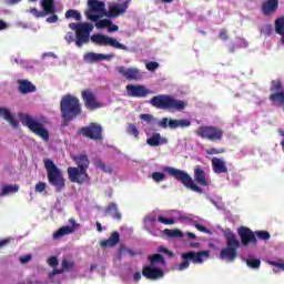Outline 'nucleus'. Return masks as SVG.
I'll use <instances>...</instances> for the list:
<instances>
[{
	"instance_id": "obj_1",
	"label": "nucleus",
	"mask_w": 284,
	"mask_h": 284,
	"mask_svg": "<svg viewBox=\"0 0 284 284\" xmlns=\"http://www.w3.org/2000/svg\"><path fill=\"white\" fill-rule=\"evenodd\" d=\"M71 159L78 166H69L67 169L69 181H71V183H78V185L89 183L90 175L88 174V170L90 168V158H88V154L81 153L72 155Z\"/></svg>"
},
{
	"instance_id": "obj_2",
	"label": "nucleus",
	"mask_w": 284,
	"mask_h": 284,
	"mask_svg": "<svg viewBox=\"0 0 284 284\" xmlns=\"http://www.w3.org/2000/svg\"><path fill=\"white\" fill-rule=\"evenodd\" d=\"M60 112L62 116V125H68L71 121H74L77 116H81V102L79 98L72 94H65L60 101Z\"/></svg>"
},
{
	"instance_id": "obj_3",
	"label": "nucleus",
	"mask_w": 284,
	"mask_h": 284,
	"mask_svg": "<svg viewBox=\"0 0 284 284\" xmlns=\"http://www.w3.org/2000/svg\"><path fill=\"white\" fill-rule=\"evenodd\" d=\"M149 103L153 108H156V110H176L178 112H181V110H185V108H187V102L176 100L169 94L154 95Z\"/></svg>"
},
{
	"instance_id": "obj_4",
	"label": "nucleus",
	"mask_w": 284,
	"mask_h": 284,
	"mask_svg": "<svg viewBox=\"0 0 284 284\" xmlns=\"http://www.w3.org/2000/svg\"><path fill=\"white\" fill-rule=\"evenodd\" d=\"M44 168L49 184L54 187L55 192H63L65 190V178L61 169L51 159L44 160Z\"/></svg>"
},
{
	"instance_id": "obj_5",
	"label": "nucleus",
	"mask_w": 284,
	"mask_h": 284,
	"mask_svg": "<svg viewBox=\"0 0 284 284\" xmlns=\"http://www.w3.org/2000/svg\"><path fill=\"white\" fill-rule=\"evenodd\" d=\"M224 239L226 241V248L220 252V258H226L230 263L236 260L239 256V247H241V242H239V237L236 234L232 232V230L226 229L223 231Z\"/></svg>"
},
{
	"instance_id": "obj_6",
	"label": "nucleus",
	"mask_w": 284,
	"mask_h": 284,
	"mask_svg": "<svg viewBox=\"0 0 284 284\" xmlns=\"http://www.w3.org/2000/svg\"><path fill=\"white\" fill-rule=\"evenodd\" d=\"M19 119L26 128L30 130L33 134H37V136H40V139L44 141H50V132L43 123L34 120V118L28 113H19Z\"/></svg>"
},
{
	"instance_id": "obj_7",
	"label": "nucleus",
	"mask_w": 284,
	"mask_h": 284,
	"mask_svg": "<svg viewBox=\"0 0 284 284\" xmlns=\"http://www.w3.org/2000/svg\"><path fill=\"white\" fill-rule=\"evenodd\" d=\"M163 171L168 172L169 175L173 176V179H175L176 181H180V183H182V185H184V187H186L187 190H192V192H197V194H203V189L194 183V180L190 174H187V172L174 169L172 166H165Z\"/></svg>"
},
{
	"instance_id": "obj_8",
	"label": "nucleus",
	"mask_w": 284,
	"mask_h": 284,
	"mask_svg": "<svg viewBox=\"0 0 284 284\" xmlns=\"http://www.w3.org/2000/svg\"><path fill=\"white\" fill-rule=\"evenodd\" d=\"M70 30L75 31V45L83 48L85 43H90V32L94 30V26L90 23H69Z\"/></svg>"
},
{
	"instance_id": "obj_9",
	"label": "nucleus",
	"mask_w": 284,
	"mask_h": 284,
	"mask_svg": "<svg viewBox=\"0 0 284 284\" xmlns=\"http://www.w3.org/2000/svg\"><path fill=\"white\" fill-rule=\"evenodd\" d=\"M41 8L43 11H39L37 8L30 9L31 14L37 19H43V17H51L47 18V23H57L59 21V16L55 14L57 7H54V0H42Z\"/></svg>"
},
{
	"instance_id": "obj_10",
	"label": "nucleus",
	"mask_w": 284,
	"mask_h": 284,
	"mask_svg": "<svg viewBox=\"0 0 284 284\" xmlns=\"http://www.w3.org/2000/svg\"><path fill=\"white\" fill-rule=\"evenodd\" d=\"M182 263L179 264L178 270L183 272V270H187L190 267V261L195 265H201L205 260L210 258V251H199V252H186L181 255Z\"/></svg>"
},
{
	"instance_id": "obj_11",
	"label": "nucleus",
	"mask_w": 284,
	"mask_h": 284,
	"mask_svg": "<svg viewBox=\"0 0 284 284\" xmlns=\"http://www.w3.org/2000/svg\"><path fill=\"white\" fill-rule=\"evenodd\" d=\"M195 134L200 136V139H204L206 141H211L212 143H216V141H223V134L225 132L223 129L214 125H202L197 128Z\"/></svg>"
},
{
	"instance_id": "obj_12",
	"label": "nucleus",
	"mask_w": 284,
	"mask_h": 284,
	"mask_svg": "<svg viewBox=\"0 0 284 284\" xmlns=\"http://www.w3.org/2000/svg\"><path fill=\"white\" fill-rule=\"evenodd\" d=\"M88 21H99L106 14L105 2L99 0H88V10L84 11Z\"/></svg>"
},
{
	"instance_id": "obj_13",
	"label": "nucleus",
	"mask_w": 284,
	"mask_h": 284,
	"mask_svg": "<svg viewBox=\"0 0 284 284\" xmlns=\"http://www.w3.org/2000/svg\"><path fill=\"white\" fill-rule=\"evenodd\" d=\"M91 42L100 47L110 45V48H114L115 50H129L125 44L119 42L116 39L101 33L91 36Z\"/></svg>"
},
{
	"instance_id": "obj_14",
	"label": "nucleus",
	"mask_w": 284,
	"mask_h": 284,
	"mask_svg": "<svg viewBox=\"0 0 284 284\" xmlns=\"http://www.w3.org/2000/svg\"><path fill=\"white\" fill-rule=\"evenodd\" d=\"M78 134L91 139V141H101L103 139V126L99 123L91 122L88 126H83L78 131Z\"/></svg>"
},
{
	"instance_id": "obj_15",
	"label": "nucleus",
	"mask_w": 284,
	"mask_h": 284,
	"mask_svg": "<svg viewBox=\"0 0 284 284\" xmlns=\"http://www.w3.org/2000/svg\"><path fill=\"white\" fill-rule=\"evenodd\" d=\"M270 101L273 105H284V87L281 80H273L270 88Z\"/></svg>"
},
{
	"instance_id": "obj_16",
	"label": "nucleus",
	"mask_w": 284,
	"mask_h": 284,
	"mask_svg": "<svg viewBox=\"0 0 284 284\" xmlns=\"http://www.w3.org/2000/svg\"><path fill=\"white\" fill-rule=\"evenodd\" d=\"M82 101L84 102V106L87 110H90L91 112L94 110H99V108H103V103H101L97 99V94L92 92V90L87 89L81 92Z\"/></svg>"
},
{
	"instance_id": "obj_17",
	"label": "nucleus",
	"mask_w": 284,
	"mask_h": 284,
	"mask_svg": "<svg viewBox=\"0 0 284 284\" xmlns=\"http://www.w3.org/2000/svg\"><path fill=\"white\" fill-rule=\"evenodd\" d=\"M159 128H162L163 130H176V128H190L192 125V122L190 120L185 119H168V118H162L161 121L158 122Z\"/></svg>"
},
{
	"instance_id": "obj_18",
	"label": "nucleus",
	"mask_w": 284,
	"mask_h": 284,
	"mask_svg": "<svg viewBox=\"0 0 284 284\" xmlns=\"http://www.w3.org/2000/svg\"><path fill=\"white\" fill-rule=\"evenodd\" d=\"M237 234L244 247H247L248 245H256V243H258V241L256 240V235L247 226H240L237 230Z\"/></svg>"
},
{
	"instance_id": "obj_19",
	"label": "nucleus",
	"mask_w": 284,
	"mask_h": 284,
	"mask_svg": "<svg viewBox=\"0 0 284 284\" xmlns=\"http://www.w3.org/2000/svg\"><path fill=\"white\" fill-rule=\"evenodd\" d=\"M128 8H130V0H125L123 2H113L109 4V10L105 14L112 19H116V17L125 14V12H128Z\"/></svg>"
},
{
	"instance_id": "obj_20",
	"label": "nucleus",
	"mask_w": 284,
	"mask_h": 284,
	"mask_svg": "<svg viewBox=\"0 0 284 284\" xmlns=\"http://www.w3.org/2000/svg\"><path fill=\"white\" fill-rule=\"evenodd\" d=\"M142 276H144V278L148 281H159L165 276V272L156 266L149 264L142 267Z\"/></svg>"
},
{
	"instance_id": "obj_21",
	"label": "nucleus",
	"mask_w": 284,
	"mask_h": 284,
	"mask_svg": "<svg viewBox=\"0 0 284 284\" xmlns=\"http://www.w3.org/2000/svg\"><path fill=\"white\" fill-rule=\"evenodd\" d=\"M126 92L129 97H133L134 99H144L148 94H152V91L142 84H128Z\"/></svg>"
},
{
	"instance_id": "obj_22",
	"label": "nucleus",
	"mask_w": 284,
	"mask_h": 284,
	"mask_svg": "<svg viewBox=\"0 0 284 284\" xmlns=\"http://www.w3.org/2000/svg\"><path fill=\"white\" fill-rule=\"evenodd\" d=\"M116 72L122 74L128 81H141L143 79V74L138 68L125 69V67H116Z\"/></svg>"
},
{
	"instance_id": "obj_23",
	"label": "nucleus",
	"mask_w": 284,
	"mask_h": 284,
	"mask_svg": "<svg viewBox=\"0 0 284 284\" xmlns=\"http://www.w3.org/2000/svg\"><path fill=\"white\" fill-rule=\"evenodd\" d=\"M0 116L4 119V121H8L11 128L13 129L19 128V121L17 120V114L11 113L10 109L0 106Z\"/></svg>"
},
{
	"instance_id": "obj_24",
	"label": "nucleus",
	"mask_w": 284,
	"mask_h": 284,
	"mask_svg": "<svg viewBox=\"0 0 284 284\" xmlns=\"http://www.w3.org/2000/svg\"><path fill=\"white\" fill-rule=\"evenodd\" d=\"M114 54H103V53H94V52H88L84 54L83 59L84 61H88L89 63H98V61H108L110 59H113Z\"/></svg>"
},
{
	"instance_id": "obj_25",
	"label": "nucleus",
	"mask_w": 284,
	"mask_h": 284,
	"mask_svg": "<svg viewBox=\"0 0 284 284\" xmlns=\"http://www.w3.org/2000/svg\"><path fill=\"white\" fill-rule=\"evenodd\" d=\"M211 165L214 174H227V164H225V161L220 158H212Z\"/></svg>"
},
{
	"instance_id": "obj_26",
	"label": "nucleus",
	"mask_w": 284,
	"mask_h": 284,
	"mask_svg": "<svg viewBox=\"0 0 284 284\" xmlns=\"http://www.w3.org/2000/svg\"><path fill=\"white\" fill-rule=\"evenodd\" d=\"M119 243H121V234L118 231H114L109 239L100 242V247H116Z\"/></svg>"
},
{
	"instance_id": "obj_27",
	"label": "nucleus",
	"mask_w": 284,
	"mask_h": 284,
	"mask_svg": "<svg viewBox=\"0 0 284 284\" xmlns=\"http://www.w3.org/2000/svg\"><path fill=\"white\" fill-rule=\"evenodd\" d=\"M276 10H278V0H266L262 3V14H264V17L274 14Z\"/></svg>"
},
{
	"instance_id": "obj_28",
	"label": "nucleus",
	"mask_w": 284,
	"mask_h": 284,
	"mask_svg": "<svg viewBox=\"0 0 284 284\" xmlns=\"http://www.w3.org/2000/svg\"><path fill=\"white\" fill-rule=\"evenodd\" d=\"M168 143V139L162 138L161 133H153L151 138L146 139V145L150 148H159V145H165Z\"/></svg>"
},
{
	"instance_id": "obj_29",
	"label": "nucleus",
	"mask_w": 284,
	"mask_h": 284,
	"mask_svg": "<svg viewBox=\"0 0 284 284\" xmlns=\"http://www.w3.org/2000/svg\"><path fill=\"white\" fill-rule=\"evenodd\" d=\"M18 90L20 94H30L31 92H37V87L28 80H20Z\"/></svg>"
},
{
	"instance_id": "obj_30",
	"label": "nucleus",
	"mask_w": 284,
	"mask_h": 284,
	"mask_svg": "<svg viewBox=\"0 0 284 284\" xmlns=\"http://www.w3.org/2000/svg\"><path fill=\"white\" fill-rule=\"evenodd\" d=\"M104 212L106 216H112L114 221H121L122 219L121 212H119V206L114 202L109 203Z\"/></svg>"
},
{
	"instance_id": "obj_31",
	"label": "nucleus",
	"mask_w": 284,
	"mask_h": 284,
	"mask_svg": "<svg viewBox=\"0 0 284 284\" xmlns=\"http://www.w3.org/2000/svg\"><path fill=\"white\" fill-rule=\"evenodd\" d=\"M194 179L197 185L207 186L210 182H207V178H205V171L201 168L194 169Z\"/></svg>"
},
{
	"instance_id": "obj_32",
	"label": "nucleus",
	"mask_w": 284,
	"mask_h": 284,
	"mask_svg": "<svg viewBox=\"0 0 284 284\" xmlns=\"http://www.w3.org/2000/svg\"><path fill=\"white\" fill-rule=\"evenodd\" d=\"M275 32L281 37V43L284 45V16L275 20Z\"/></svg>"
},
{
	"instance_id": "obj_33",
	"label": "nucleus",
	"mask_w": 284,
	"mask_h": 284,
	"mask_svg": "<svg viewBox=\"0 0 284 284\" xmlns=\"http://www.w3.org/2000/svg\"><path fill=\"white\" fill-rule=\"evenodd\" d=\"M148 260L150 262L149 265H152L153 267H156V265H165V257L159 253L150 255Z\"/></svg>"
},
{
	"instance_id": "obj_34",
	"label": "nucleus",
	"mask_w": 284,
	"mask_h": 284,
	"mask_svg": "<svg viewBox=\"0 0 284 284\" xmlns=\"http://www.w3.org/2000/svg\"><path fill=\"white\" fill-rule=\"evenodd\" d=\"M19 192V184L3 185L0 192V196H8V194H17Z\"/></svg>"
},
{
	"instance_id": "obj_35",
	"label": "nucleus",
	"mask_w": 284,
	"mask_h": 284,
	"mask_svg": "<svg viewBox=\"0 0 284 284\" xmlns=\"http://www.w3.org/2000/svg\"><path fill=\"white\" fill-rule=\"evenodd\" d=\"M68 234H74V229L71 226H62L53 233V239H61L62 236H68Z\"/></svg>"
},
{
	"instance_id": "obj_36",
	"label": "nucleus",
	"mask_w": 284,
	"mask_h": 284,
	"mask_svg": "<svg viewBox=\"0 0 284 284\" xmlns=\"http://www.w3.org/2000/svg\"><path fill=\"white\" fill-rule=\"evenodd\" d=\"M65 19H74V21H81V12L74 9H69L64 13Z\"/></svg>"
},
{
	"instance_id": "obj_37",
	"label": "nucleus",
	"mask_w": 284,
	"mask_h": 284,
	"mask_svg": "<svg viewBox=\"0 0 284 284\" xmlns=\"http://www.w3.org/2000/svg\"><path fill=\"white\" fill-rule=\"evenodd\" d=\"M126 134L134 136V139H139L140 132H139V129L136 128V124L129 123L126 126Z\"/></svg>"
},
{
	"instance_id": "obj_38",
	"label": "nucleus",
	"mask_w": 284,
	"mask_h": 284,
	"mask_svg": "<svg viewBox=\"0 0 284 284\" xmlns=\"http://www.w3.org/2000/svg\"><path fill=\"white\" fill-rule=\"evenodd\" d=\"M164 234H166V236H170L171 239H181V236H183V232H181V230L165 229Z\"/></svg>"
},
{
	"instance_id": "obj_39",
	"label": "nucleus",
	"mask_w": 284,
	"mask_h": 284,
	"mask_svg": "<svg viewBox=\"0 0 284 284\" xmlns=\"http://www.w3.org/2000/svg\"><path fill=\"white\" fill-rule=\"evenodd\" d=\"M62 270H63V272H72V270H74V261L63 258L62 260Z\"/></svg>"
},
{
	"instance_id": "obj_40",
	"label": "nucleus",
	"mask_w": 284,
	"mask_h": 284,
	"mask_svg": "<svg viewBox=\"0 0 284 284\" xmlns=\"http://www.w3.org/2000/svg\"><path fill=\"white\" fill-rule=\"evenodd\" d=\"M245 263L251 270H258L261 267V260L258 258H247Z\"/></svg>"
},
{
	"instance_id": "obj_41",
	"label": "nucleus",
	"mask_w": 284,
	"mask_h": 284,
	"mask_svg": "<svg viewBox=\"0 0 284 284\" xmlns=\"http://www.w3.org/2000/svg\"><path fill=\"white\" fill-rule=\"evenodd\" d=\"M112 21L109 19H103V20H97L95 21V28H98V30H104L105 28H108L109 26H111Z\"/></svg>"
},
{
	"instance_id": "obj_42",
	"label": "nucleus",
	"mask_w": 284,
	"mask_h": 284,
	"mask_svg": "<svg viewBox=\"0 0 284 284\" xmlns=\"http://www.w3.org/2000/svg\"><path fill=\"white\" fill-rule=\"evenodd\" d=\"M119 253H120V256H124L125 254H129V256H136V253L134 251L123 245L120 246Z\"/></svg>"
},
{
	"instance_id": "obj_43",
	"label": "nucleus",
	"mask_w": 284,
	"mask_h": 284,
	"mask_svg": "<svg viewBox=\"0 0 284 284\" xmlns=\"http://www.w3.org/2000/svg\"><path fill=\"white\" fill-rule=\"evenodd\" d=\"M158 221H159V223H162L163 225H174V223H175L174 219H168L162 215L158 216Z\"/></svg>"
},
{
	"instance_id": "obj_44",
	"label": "nucleus",
	"mask_w": 284,
	"mask_h": 284,
	"mask_svg": "<svg viewBox=\"0 0 284 284\" xmlns=\"http://www.w3.org/2000/svg\"><path fill=\"white\" fill-rule=\"evenodd\" d=\"M152 179L153 181H155V183H161V181H165V173L153 172Z\"/></svg>"
},
{
	"instance_id": "obj_45",
	"label": "nucleus",
	"mask_w": 284,
	"mask_h": 284,
	"mask_svg": "<svg viewBox=\"0 0 284 284\" xmlns=\"http://www.w3.org/2000/svg\"><path fill=\"white\" fill-rule=\"evenodd\" d=\"M206 154L214 156V154H225V149L211 148L206 150Z\"/></svg>"
},
{
	"instance_id": "obj_46",
	"label": "nucleus",
	"mask_w": 284,
	"mask_h": 284,
	"mask_svg": "<svg viewBox=\"0 0 284 284\" xmlns=\"http://www.w3.org/2000/svg\"><path fill=\"white\" fill-rule=\"evenodd\" d=\"M256 236L257 239H262V241H270V232L267 231H257Z\"/></svg>"
},
{
	"instance_id": "obj_47",
	"label": "nucleus",
	"mask_w": 284,
	"mask_h": 284,
	"mask_svg": "<svg viewBox=\"0 0 284 284\" xmlns=\"http://www.w3.org/2000/svg\"><path fill=\"white\" fill-rule=\"evenodd\" d=\"M145 68L146 70H149V72H154V70L159 69V62H154V61L148 62L145 64Z\"/></svg>"
},
{
	"instance_id": "obj_48",
	"label": "nucleus",
	"mask_w": 284,
	"mask_h": 284,
	"mask_svg": "<svg viewBox=\"0 0 284 284\" xmlns=\"http://www.w3.org/2000/svg\"><path fill=\"white\" fill-rule=\"evenodd\" d=\"M140 119H141V121H145L146 123H151L152 121H154V115L148 114V113H142V114H140Z\"/></svg>"
},
{
	"instance_id": "obj_49",
	"label": "nucleus",
	"mask_w": 284,
	"mask_h": 284,
	"mask_svg": "<svg viewBox=\"0 0 284 284\" xmlns=\"http://www.w3.org/2000/svg\"><path fill=\"white\" fill-rule=\"evenodd\" d=\"M97 168H100L102 172H112V169L108 168V165L102 161L97 162Z\"/></svg>"
},
{
	"instance_id": "obj_50",
	"label": "nucleus",
	"mask_w": 284,
	"mask_h": 284,
	"mask_svg": "<svg viewBox=\"0 0 284 284\" xmlns=\"http://www.w3.org/2000/svg\"><path fill=\"white\" fill-rule=\"evenodd\" d=\"M48 264L50 267H57V265H59V258L57 256H51L48 258Z\"/></svg>"
},
{
	"instance_id": "obj_51",
	"label": "nucleus",
	"mask_w": 284,
	"mask_h": 284,
	"mask_svg": "<svg viewBox=\"0 0 284 284\" xmlns=\"http://www.w3.org/2000/svg\"><path fill=\"white\" fill-rule=\"evenodd\" d=\"M45 182H39L36 184V192H39L41 194L42 192H45Z\"/></svg>"
},
{
	"instance_id": "obj_52",
	"label": "nucleus",
	"mask_w": 284,
	"mask_h": 284,
	"mask_svg": "<svg viewBox=\"0 0 284 284\" xmlns=\"http://www.w3.org/2000/svg\"><path fill=\"white\" fill-rule=\"evenodd\" d=\"M219 39H221V41H227L230 39V36H227V30L221 29L219 33Z\"/></svg>"
},
{
	"instance_id": "obj_53",
	"label": "nucleus",
	"mask_w": 284,
	"mask_h": 284,
	"mask_svg": "<svg viewBox=\"0 0 284 284\" xmlns=\"http://www.w3.org/2000/svg\"><path fill=\"white\" fill-rule=\"evenodd\" d=\"M19 261L22 265H26V263H30L32 261V255L20 256Z\"/></svg>"
},
{
	"instance_id": "obj_54",
	"label": "nucleus",
	"mask_w": 284,
	"mask_h": 284,
	"mask_svg": "<svg viewBox=\"0 0 284 284\" xmlns=\"http://www.w3.org/2000/svg\"><path fill=\"white\" fill-rule=\"evenodd\" d=\"M63 268H53V271L51 273H49V278H54V276H57V274H63Z\"/></svg>"
},
{
	"instance_id": "obj_55",
	"label": "nucleus",
	"mask_w": 284,
	"mask_h": 284,
	"mask_svg": "<svg viewBox=\"0 0 284 284\" xmlns=\"http://www.w3.org/2000/svg\"><path fill=\"white\" fill-rule=\"evenodd\" d=\"M64 39H65L67 43H74V33L67 32Z\"/></svg>"
},
{
	"instance_id": "obj_56",
	"label": "nucleus",
	"mask_w": 284,
	"mask_h": 284,
	"mask_svg": "<svg viewBox=\"0 0 284 284\" xmlns=\"http://www.w3.org/2000/svg\"><path fill=\"white\" fill-rule=\"evenodd\" d=\"M195 227H196V230H199V232H203L204 234H211L210 229H207L201 224H195Z\"/></svg>"
},
{
	"instance_id": "obj_57",
	"label": "nucleus",
	"mask_w": 284,
	"mask_h": 284,
	"mask_svg": "<svg viewBox=\"0 0 284 284\" xmlns=\"http://www.w3.org/2000/svg\"><path fill=\"white\" fill-rule=\"evenodd\" d=\"M69 223L72 225L71 227L74 230H79L80 225L79 223H77V220H74V217L69 219Z\"/></svg>"
},
{
	"instance_id": "obj_58",
	"label": "nucleus",
	"mask_w": 284,
	"mask_h": 284,
	"mask_svg": "<svg viewBox=\"0 0 284 284\" xmlns=\"http://www.w3.org/2000/svg\"><path fill=\"white\" fill-rule=\"evenodd\" d=\"M106 28H108V32H116V31H119V26L113 24L112 22Z\"/></svg>"
},
{
	"instance_id": "obj_59",
	"label": "nucleus",
	"mask_w": 284,
	"mask_h": 284,
	"mask_svg": "<svg viewBox=\"0 0 284 284\" xmlns=\"http://www.w3.org/2000/svg\"><path fill=\"white\" fill-rule=\"evenodd\" d=\"M7 6H14L17 3H21V0H4Z\"/></svg>"
},
{
	"instance_id": "obj_60",
	"label": "nucleus",
	"mask_w": 284,
	"mask_h": 284,
	"mask_svg": "<svg viewBox=\"0 0 284 284\" xmlns=\"http://www.w3.org/2000/svg\"><path fill=\"white\" fill-rule=\"evenodd\" d=\"M159 252H164V254H168V256H173L174 254L169 251L166 247L161 246Z\"/></svg>"
},
{
	"instance_id": "obj_61",
	"label": "nucleus",
	"mask_w": 284,
	"mask_h": 284,
	"mask_svg": "<svg viewBox=\"0 0 284 284\" xmlns=\"http://www.w3.org/2000/svg\"><path fill=\"white\" fill-rule=\"evenodd\" d=\"M271 264H272L274 267H280V270H283V272H284V264H283V263L271 262Z\"/></svg>"
},
{
	"instance_id": "obj_62",
	"label": "nucleus",
	"mask_w": 284,
	"mask_h": 284,
	"mask_svg": "<svg viewBox=\"0 0 284 284\" xmlns=\"http://www.w3.org/2000/svg\"><path fill=\"white\" fill-rule=\"evenodd\" d=\"M8 243H10L9 239L1 240L0 241V250H1V247H6V245H8Z\"/></svg>"
},
{
	"instance_id": "obj_63",
	"label": "nucleus",
	"mask_w": 284,
	"mask_h": 284,
	"mask_svg": "<svg viewBox=\"0 0 284 284\" xmlns=\"http://www.w3.org/2000/svg\"><path fill=\"white\" fill-rule=\"evenodd\" d=\"M7 28H8V23H6V21H3V20H0V31L7 30Z\"/></svg>"
},
{
	"instance_id": "obj_64",
	"label": "nucleus",
	"mask_w": 284,
	"mask_h": 284,
	"mask_svg": "<svg viewBox=\"0 0 284 284\" xmlns=\"http://www.w3.org/2000/svg\"><path fill=\"white\" fill-rule=\"evenodd\" d=\"M133 278H134V281H136V282L141 281V274H140L139 272H135V273L133 274Z\"/></svg>"
}]
</instances>
